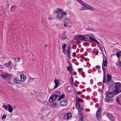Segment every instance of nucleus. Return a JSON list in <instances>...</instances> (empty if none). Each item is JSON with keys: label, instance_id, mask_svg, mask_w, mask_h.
Here are the masks:
<instances>
[{"label": "nucleus", "instance_id": "obj_1", "mask_svg": "<svg viewBox=\"0 0 121 121\" xmlns=\"http://www.w3.org/2000/svg\"><path fill=\"white\" fill-rule=\"evenodd\" d=\"M117 57L118 58V61L117 62L116 65L117 67L119 68H121V61L120 60V57L121 56V51L117 52L115 54Z\"/></svg>", "mask_w": 121, "mask_h": 121}, {"label": "nucleus", "instance_id": "obj_2", "mask_svg": "<svg viewBox=\"0 0 121 121\" xmlns=\"http://www.w3.org/2000/svg\"><path fill=\"white\" fill-rule=\"evenodd\" d=\"M76 107L78 111V114H80L81 116V117H82V116L81 113V111L82 108H80V106L78 101H76Z\"/></svg>", "mask_w": 121, "mask_h": 121}, {"label": "nucleus", "instance_id": "obj_3", "mask_svg": "<svg viewBox=\"0 0 121 121\" xmlns=\"http://www.w3.org/2000/svg\"><path fill=\"white\" fill-rule=\"evenodd\" d=\"M67 14L65 12L58 13L56 16L57 18L58 19H62L63 17V15L65 16Z\"/></svg>", "mask_w": 121, "mask_h": 121}, {"label": "nucleus", "instance_id": "obj_4", "mask_svg": "<svg viewBox=\"0 0 121 121\" xmlns=\"http://www.w3.org/2000/svg\"><path fill=\"white\" fill-rule=\"evenodd\" d=\"M64 21L65 24H64V26L65 27H68L69 26V23L70 22L68 18L66 17L64 19Z\"/></svg>", "mask_w": 121, "mask_h": 121}, {"label": "nucleus", "instance_id": "obj_5", "mask_svg": "<svg viewBox=\"0 0 121 121\" xmlns=\"http://www.w3.org/2000/svg\"><path fill=\"white\" fill-rule=\"evenodd\" d=\"M83 6L93 11L95 10V9L93 7L86 3L84 4Z\"/></svg>", "mask_w": 121, "mask_h": 121}, {"label": "nucleus", "instance_id": "obj_6", "mask_svg": "<svg viewBox=\"0 0 121 121\" xmlns=\"http://www.w3.org/2000/svg\"><path fill=\"white\" fill-rule=\"evenodd\" d=\"M106 116L111 120L113 121L115 119V118L112 115L109 113H107L106 114Z\"/></svg>", "mask_w": 121, "mask_h": 121}, {"label": "nucleus", "instance_id": "obj_7", "mask_svg": "<svg viewBox=\"0 0 121 121\" xmlns=\"http://www.w3.org/2000/svg\"><path fill=\"white\" fill-rule=\"evenodd\" d=\"M72 117V115L70 113H68L65 115L64 116V119L66 120H68L70 119Z\"/></svg>", "mask_w": 121, "mask_h": 121}, {"label": "nucleus", "instance_id": "obj_8", "mask_svg": "<svg viewBox=\"0 0 121 121\" xmlns=\"http://www.w3.org/2000/svg\"><path fill=\"white\" fill-rule=\"evenodd\" d=\"M54 82L55 84L54 88H56L58 87L60 85V81L58 80L55 79L54 80Z\"/></svg>", "mask_w": 121, "mask_h": 121}, {"label": "nucleus", "instance_id": "obj_9", "mask_svg": "<svg viewBox=\"0 0 121 121\" xmlns=\"http://www.w3.org/2000/svg\"><path fill=\"white\" fill-rule=\"evenodd\" d=\"M107 59H106L105 61L104 58L102 64V68L103 70L104 69V67L107 65Z\"/></svg>", "mask_w": 121, "mask_h": 121}, {"label": "nucleus", "instance_id": "obj_10", "mask_svg": "<svg viewBox=\"0 0 121 121\" xmlns=\"http://www.w3.org/2000/svg\"><path fill=\"white\" fill-rule=\"evenodd\" d=\"M79 40H83L85 41H86L88 40V39L84 36V35H79Z\"/></svg>", "mask_w": 121, "mask_h": 121}, {"label": "nucleus", "instance_id": "obj_11", "mask_svg": "<svg viewBox=\"0 0 121 121\" xmlns=\"http://www.w3.org/2000/svg\"><path fill=\"white\" fill-rule=\"evenodd\" d=\"M57 98L54 95H52L50 97L49 100L50 102H52L56 100Z\"/></svg>", "mask_w": 121, "mask_h": 121}, {"label": "nucleus", "instance_id": "obj_12", "mask_svg": "<svg viewBox=\"0 0 121 121\" xmlns=\"http://www.w3.org/2000/svg\"><path fill=\"white\" fill-rule=\"evenodd\" d=\"M12 64V62L11 61H10L8 63H4V65L7 67H11Z\"/></svg>", "mask_w": 121, "mask_h": 121}, {"label": "nucleus", "instance_id": "obj_13", "mask_svg": "<svg viewBox=\"0 0 121 121\" xmlns=\"http://www.w3.org/2000/svg\"><path fill=\"white\" fill-rule=\"evenodd\" d=\"M61 105L62 106H66L67 104V101L65 100H64L61 101L60 103Z\"/></svg>", "mask_w": 121, "mask_h": 121}, {"label": "nucleus", "instance_id": "obj_14", "mask_svg": "<svg viewBox=\"0 0 121 121\" xmlns=\"http://www.w3.org/2000/svg\"><path fill=\"white\" fill-rule=\"evenodd\" d=\"M20 77L21 80L22 82H24L26 79V76L24 74H21Z\"/></svg>", "mask_w": 121, "mask_h": 121}, {"label": "nucleus", "instance_id": "obj_15", "mask_svg": "<svg viewBox=\"0 0 121 121\" xmlns=\"http://www.w3.org/2000/svg\"><path fill=\"white\" fill-rule=\"evenodd\" d=\"M121 86V83L119 82H117L115 84V89H119Z\"/></svg>", "mask_w": 121, "mask_h": 121}, {"label": "nucleus", "instance_id": "obj_16", "mask_svg": "<svg viewBox=\"0 0 121 121\" xmlns=\"http://www.w3.org/2000/svg\"><path fill=\"white\" fill-rule=\"evenodd\" d=\"M107 80L106 82L107 83H108L109 81H110L112 80V79H111L112 76L110 74L108 73L107 74Z\"/></svg>", "mask_w": 121, "mask_h": 121}, {"label": "nucleus", "instance_id": "obj_17", "mask_svg": "<svg viewBox=\"0 0 121 121\" xmlns=\"http://www.w3.org/2000/svg\"><path fill=\"white\" fill-rule=\"evenodd\" d=\"M89 38L91 40L90 41L91 42V43L95 42L98 44V42L94 38L92 37H90Z\"/></svg>", "mask_w": 121, "mask_h": 121}, {"label": "nucleus", "instance_id": "obj_18", "mask_svg": "<svg viewBox=\"0 0 121 121\" xmlns=\"http://www.w3.org/2000/svg\"><path fill=\"white\" fill-rule=\"evenodd\" d=\"M13 81L14 83L16 84H19L20 82V80L19 79L17 78H14L13 79Z\"/></svg>", "mask_w": 121, "mask_h": 121}, {"label": "nucleus", "instance_id": "obj_19", "mask_svg": "<svg viewBox=\"0 0 121 121\" xmlns=\"http://www.w3.org/2000/svg\"><path fill=\"white\" fill-rule=\"evenodd\" d=\"M118 89H116L113 91V93L114 95H117L121 92V91Z\"/></svg>", "mask_w": 121, "mask_h": 121}, {"label": "nucleus", "instance_id": "obj_20", "mask_svg": "<svg viewBox=\"0 0 121 121\" xmlns=\"http://www.w3.org/2000/svg\"><path fill=\"white\" fill-rule=\"evenodd\" d=\"M8 110L10 113H12L13 110V108L12 106L10 104H8Z\"/></svg>", "mask_w": 121, "mask_h": 121}, {"label": "nucleus", "instance_id": "obj_21", "mask_svg": "<svg viewBox=\"0 0 121 121\" xmlns=\"http://www.w3.org/2000/svg\"><path fill=\"white\" fill-rule=\"evenodd\" d=\"M63 9H61L59 8H57L56 10H55L54 12L55 13H61L60 12H62L63 11Z\"/></svg>", "mask_w": 121, "mask_h": 121}, {"label": "nucleus", "instance_id": "obj_22", "mask_svg": "<svg viewBox=\"0 0 121 121\" xmlns=\"http://www.w3.org/2000/svg\"><path fill=\"white\" fill-rule=\"evenodd\" d=\"M105 101H106L108 103H109L113 101V100L112 99H109L107 98H105L104 99Z\"/></svg>", "mask_w": 121, "mask_h": 121}, {"label": "nucleus", "instance_id": "obj_23", "mask_svg": "<svg viewBox=\"0 0 121 121\" xmlns=\"http://www.w3.org/2000/svg\"><path fill=\"white\" fill-rule=\"evenodd\" d=\"M116 101L118 104L121 106V103L119 100V98L118 97H116Z\"/></svg>", "mask_w": 121, "mask_h": 121}, {"label": "nucleus", "instance_id": "obj_24", "mask_svg": "<svg viewBox=\"0 0 121 121\" xmlns=\"http://www.w3.org/2000/svg\"><path fill=\"white\" fill-rule=\"evenodd\" d=\"M16 6H12L10 8V10L11 12H13L14 11L16 7Z\"/></svg>", "mask_w": 121, "mask_h": 121}, {"label": "nucleus", "instance_id": "obj_25", "mask_svg": "<svg viewBox=\"0 0 121 121\" xmlns=\"http://www.w3.org/2000/svg\"><path fill=\"white\" fill-rule=\"evenodd\" d=\"M109 92H108L107 93V94L105 96L106 97H107L108 98H112L113 96V95H109Z\"/></svg>", "mask_w": 121, "mask_h": 121}, {"label": "nucleus", "instance_id": "obj_26", "mask_svg": "<svg viewBox=\"0 0 121 121\" xmlns=\"http://www.w3.org/2000/svg\"><path fill=\"white\" fill-rule=\"evenodd\" d=\"M60 94L61 93L60 92H55L54 95L57 98L60 96Z\"/></svg>", "mask_w": 121, "mask_h": 121}, {"label": "nucleus", "instance_id": "obj_27", "mask_svg": "<svg viewBox=\"0 0 121 121\" xmlns=\"http://www.w3.org/2000/svg\"><path fill=\"white\" fill-rule=\"evenodd\" d=\"M106 75H105L104 74L103 78V83H104L106 82Z\"/></svg>", "mask_w": 121, "mask_h": 121}, {"label": "nucleus", "instance_id": "obj_28", "mask_svg": "<svg viewBox=\"0 0 121 121\" xmlns=\"http://www.w3.org/2000/svg\"><path fill=\"white\" fill-rule=\"evenodd\" d=\"M82 6L84 5V4H85V3L83 2L81 0H76Z\"/></svg>", "mask_w": 121, "mask_h": 121}, {"label": "nucleus", "instance_id": "obj_29", "mask_svg": "<svg viewBox=\"0 0 121 121\" xmlns=\"http://www.w3.org/2000/svg\"><path fill=\"white\" fill-rule=\"evenodd\" d=\"M71 47H70L68 49V56L70 58V56L69 54H70L71 53Z\"/></svg>", "mask_w": 121, "mask_h": 121}, {"label": "nucleus", "instance_id": "obj_30", "mask_svg": "<svg viewBox=\"0 0 121 121\" xmlns=\"http://www.w3.org/2000/svg\"><path fill=\"white\" fill-rule=\"evenodd\" d=\"M67 70L69 71H70L72 70V68L71 66L68 67L67 68Z\"/></svg>", "mask_w": 121, "mask_h": 121}, {"label": "nucleus", "instance_id": "obj_31", "mask_svg": "<svg viewBox=\"0 0 121 121\" xmlns=\"http://www.w3.org/2000/svg\"><path fill=\"white\" fill-rule=\"evenodd\" d=\"M1 77L4 78H6L8 77V75H5L3 74H1L0 75Z\"/></svg>", "mask_w": 121, "mask_h": 121}, {"label": "nucleus", "instance_id": "obj_32", "mask_svg": "<svg viewBox=\"0 0 121 121\" xmlns=\"http://www.w3.org/2000/svg\"><path fill=\"white\" fill-rule=\"evenodd\" d=\"M65 95L64 94H62L60 96L58 99V100L59 101L61 99H62L65 97Z\"/></svg>", "mask_w": 121, "mask_h": 121}, {"label": "nucleus", "instance_id": "obj_33", "mask_svg": "<svg viewBox=\"0 0 121 121\" xmlns=\"http://www.w3.org/2000/svg\"><path fill=\"white\" fill-rule=\"evenodd\" d=\"M52 105L53 106V108H57V104L56 103H53Z\"/></svg>", "mask_w": 121, "mask_h": 121}, {"label": "nucleus", "instance_id": "obj_34", "mask_svg": "<svg viewBox=\"0 0 121 121\" xmlns=\"http://www.w3.org/2000/svg\"><path fill=\"white\" fill-rule=\"evenodd\" d=\"M2 107L6 110H8V106H7L3 105L2 106Z\"/></svg>", "mask_w": 121, "mask_h": 121}, {"label": "nucleus", "instance_id": "obj_35", "mask_svg": "<svg viewBox=\"0 0 121 121\" xmlns=\"http://www.w3.org/2000/svg\"><path fill=\"white\" fill-rule=\"evenodd\" d=\"M74 39L75 40H80L79 35L75 36L74 37Z\"/></svg>", "mask_w": 121, "mask_h": 121}, {"label": "nucleus", "instance_id": "obj_36", "mask_svg": "<svg viewBox=\"0 0 121 121\" xmlns=\"http://www.w3.org/2000/svg\"><path fill=\"white\" fill-rule=\"evenodd\" d=\"M61 37L62 39H66L67 38L65 34H63L62 35Z\"/></svg>", "mask_w": 121, "mask_h": 121}, {"label": "nucleus", "instance_id": "obj_37", "mask_svg": "<svg viewBox=\"0 0 121 121\" xmlns=\"http://www.w3.org/2000/svg\"><path fill=\"white\" fill-rule=\"evenodd\" d=\"M20 58L16 57L15 59V61L16 62H17L20 60Z\"/></svg>", "mask_w": 121, "mask_h": 121}, {"label": "nucleus", "instance_id": "obj_38", "mask_svg": "<svg viewBox=\"0 0 121 121\" xmlns=\"http://www.w3.org/2000/svg\"><path fill=\"white\" fill-rule=\"evenodd\" d=\"M62 50L65 49V48L66 47V45L65 43H63L62 45Z\"/></svg>", "mask_w": 121, "mask_h": 121}, {"label": "nucleus", "instance_id": "obj_39", "mask_svg": "<svg viewBox=\"0 0 121 121\" xmlns=\"http://www.w3.org/2000/svg\"><path fill=\"white\" fill-rule=\"evenodd\" d=\"M70 82L71 84H73V79L72 76H71V77L70 79Z\"/></svg>", "mask_w": 121, "mask_h": 121}, {"label": "nucleus", "instance_id": "obj_40", "mask_svg": "<svg viewBox=\"0 0 121 121\" xmlns=\"http://www.w3.org/2000/svg\"><path fill=\"white\" fill-rule=\"evenodd\" d=\"M98 109L97 110L96 114V117L98 119Z\"/></svg>", "mask_w": 121, "mask_h": 121}, {"label": "nucleus", "instance_id": "obj_41", "mask_svg": "<svg viewBox=\"0 0 121 121\" xmlns=\"http://www.w3.org/2000/svg\"><path fill=\"white\" fill-rule=\"evenodd\" d=\"M77 101H78V103H79V102H83V100L82 99H78Z\"/></svg>", "mask_w": 121, "mask_h": 121}, {"label": "nucleus", "instance_id": "obj_42", "mask_svg": "<svg viewBox=\"0 0 121 121\" xmlns=\"http://www.w3.org/2000/svg\"><path fill=\"white\" fill-rule=\"evenodd\" d=\"M6 115H3V116H2V118L4 119H5L6 118Z\"/></svg>", "mask_w": 121, "mask_h": 121}, {"label": "nucleus", "instance_id": "obj_43", "mask_svg": "<svg viewBox=\"0 0 121 121\" xmlns=\"http://www.w3.org/2000/svg\"><path fill=\"white\" fill-rule=\"evenodd\" d=\"M76 53L75 52H74L73 53V57H75L76 56Z\"/></svg>", "mask_w": 121, "mask_h": 121}, {"label": "nucleus", "instance_id": "obj_44", "mask_svg": "<svg viewBox=\"0 0 121 121\" xmlns=\"http://www.w3.org/2000/svg\"><path fill=\"white\" fill-rule=\"evenodd\" d=\"M71 88L70 87H69V86H68L67 87V89H69V91H70L71 90Z\"/></svg>", "mask_w": 121, "mask_h": 121}, {"label": "nucleus", "instance_id": "obj_45", "mask_svg": "<svg viewBox=\"0 0 121 121\" xmlns=\"http://www.w3.org/2000/svg\"><path fill=\"white\" fill-rule=\"evenodd\" d=\"M101 111L100 110H99V118H100V116H99V115L100 114V113H101Z\"/></svg>", "mask_w": 121, "mask_h": 121}, {"label": "nucleus", "instance_id": "obj_46", "mask_svg": "<svg viewBox=\"0 0 121 121\" xmlns=\"http://www.w3.org/2000/svg\"><path fill=\"white\" fill-rule=\"evenodd\" d=\"M62 50H63V52L64 53V54H65V49Z\"/></svg>", "mask_w": 121, "mask_h": 121}, {"label": "nucleus", "instance_id": "obj_47", "mask_svg": "<svg viewBox=\"0 0 121 121\" xmlns=\"http://www.w3.org/2000/svg\"><path fill=\"white\" fill-rule=\"evenodd\" d=\"M3 67H2V65H0V68L1 69H3Z\"/></svg>", "mask_w": 121, "mask_h": 121}, {"label": "nucleus", "instance_id": "obj_48", "mask_svg": "<svg viewBox=\"0 0 121 121\" xmlns=\"http://www.w3.org/2000/svg\"><path fill=\"white\" fill-rule=\"evenodd\" d=\"M109 94L110 95H113L112 93V92H109Z\"/></svg>", "mask_w": 121, "mask_h": 121}, {"label": "nucleus", "instance_id": "obj_49", "mask_svg": "<svg viewBox=\"0 0 121 121\" xmlns=\"http://www.w3.org/2000/svg\"><path fill=\"white\" fill-rule=\"evenodd\" d=\"M81 74L82 76H83L84 74V72H82V73Z\"/></svg>", "mask_w": 121, "mask_h": 121}, {"label": "nucleus", "instance_id": "obj_50", "mask_svg": "<svg viewBox=\"0 0 121 121\" xmlns=\"http://www.w3.org/2000/svg\"><path fill=\"white\" fill-rule=\"evenodd\" d=\"M99 110H100V111H101V108H99Z\"/></svg>", "mask_w": 121, "mask_h": 121}, {"label": "nucleus", "instance_id": "obj_51", "mask_svg": "<svg viewBox=\"0 0 121 121\" xmlns=\"http://www.w3.org/2000/svg\"><path fill=\"white\" fill-rule=\"evenodd\" d=\"M98 53V51H96V52H95L96 55H97Z\"/></svg>", "mask_w": 121, "mask_h": 121}, {"label": "nucleus", "instance_id": "obj_52", "mask_svg": "<svg viewBox=\"0 0 121 121\" xmlns=\"http://www.w3.org/2000/svg\"><path fill=\"white\" fill-rule=\"evenodd\" d=\"M69 73L71 74V75L72 76V71H69Z\"/></svg>", "mask_w": 121, "mask_h": 121}, {"label": "nucleus", "instance_id": "obj_53", "mask_svg": "<svg viewBox=\"0 0 121 121\" xmlns=\"http://www.w3.org/2000/svg\"><path fill=\"white\" fill-rule=\"evenodd\" d=\"M95 50L93 51V52H92V53L93 54H94L95 53Z\"/></svg>", "mask_w": 121, "mask_h": 121}, {"label": "nucleus", "instance_id": "obj_54", "mask_svg": "<svg viewBox=\"0 0 121 121\" xmlns=\"http://www.w3.org/2000/svg\"><path fill=\"white\" fill-rule=\"evenodd\" d=\"M30 79H35V78H32L31 77H30Z\"/></svg>", "mask_w": 121, "mask_h": 121}, {"label": "nucleus", "instance_id": "obj_55", "mask_svg": "<svg viewBox=\"0 0 121 121\" xmlns=\"http://www.w3.org/2000/svg\"><path fill=\"white\" fill-rule=\"evenodd\" d=\"M85 9H82H82H80V10H81V11H83V10H85Z\"/></svg>", "mask_w": 121, "mask_h": 121}, {"label": "nucleus", "instance_id": "obj_56", "mask_svg": "<svg viewBox=\"0 0 121 121\" xmlns=\"http://www.w3.org/2000/svg\"><path fill=\"white\" fill-rule=\"evenodd\" d=\"M81 92H78L77 93V94L78 95L80 94H81Z\"/></svg>", "mask_w": 121, "mask_h": 121}, {"label": "nucleus", "instance_id": "obj_57", "mask_svg": "<svg viewBox=\"0 0 121 121\" xmlns=\"http://www.w3.org/2000/svg\"><path fill=\"white\" fill-rule=\"evenodd\" d=\"M99 49L100 50V51H101V52H102V50H101V47H99Z\"/></svg>", "mask_w": 121, "mask_h": 121}, {"label": "nucleus", "instance_id": "obj_58", "mask_svg": "<svg viewBox=\"0 0 121 121\" xmlns=\"http://www.w3.org/2000/svg\"><path fill=\"white\" fill-rule=\"evenodd\" d=\"M96 68H98V66H96L95 67Z\"/></svg>", "mask_w": 121, "mask_h": 121}, {"label": "nucleus", "instance_id": "obj_59", "mask_svg": "<svg viewBox=\"0 0 121 121\" xmlns=\"http://www.w3.org/2000/svg\"><path fill=\"white\" fill-rule=\"evenodd\" d=\"M29 82H31V79H30L29 80V81H28Z\"/></svg>", "mask_w": 121, "mask_h": 121}, {"label": "nucleus", "instance_id": "obj_60", "mask_svg": "<svg viewBox=\"0 0 121 121\" xmlns=\"http://www.w3.org/2000/svg\"><path fill=\"white\" fill-rule=\"evenodd\" d=\"M104 85H103V86H102V88H104Z\"/></svg>", "mask_w": 121, "mask_h": 121}, {"label": "nucleus", "instance_id": "obj_61", "mask_svg": "<svg viewBox=\"0 0 121 121\" xmlns=\"http://www.w3.org/2000/svg\"><path fill=\"white\" fill-rule=\"evenodd\" d=\"M52 18H48V19L49 20H50Z\"/></svg>", "mask_w": 121, "mask_h": 121}, {"label": "nucleus", "instance_id": "obj_62", "mask_svg": "<svg viewBox=\"0 0 121 121\" xmlns=\"http://www.w3.org/2000/svg\"><path fill=\"white\" fill-rule=\"evenodd\" d=\"M95 69V68H93V71H95V70H94V69Z\"/></svg>", "mask_w": 121, "mask_h": 121}, {"label": "nucleus", "instance_id": "obj_63", "mask_svg": "<svg viewBox=\"0 0 121 121\" xmlns=\"http://www.w3.org/2000/svg\"><path fill=\"white\" fill-rule=\"evenodd\" d=\"M47 45H45V47H47Z\"/></svg>", "mask_w": 121, "mask_h": 121}, {"label": "nucleus", "instance_id": "obj_64", "mask_svg": "<svg viewBox=\"0 0 121 121\" xmlns=\"http://www.w3.org/2000/svg\"><path fill=\"white\" fill-rule=\"evenodd\" d=\"M99 121H101V120H100L99 119Z\"/></svg>", "mask_w": 121, "mask_h": 121}]
</instances>
